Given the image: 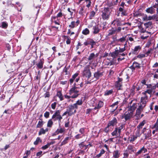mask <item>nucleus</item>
<instances>
[{"instance_id": "obj_12", "label": "nucleus", "mask_w": 158, "mask_h": 158, "mask_svg": "<svg viewBox=\"0 0 158 158\" xmlns=\"http://www.w3.org/2000/svg\"><path fill=\"white\" fill-rule=\"evenodd\" d=\"M156 8V5H154L153 6H151L150 7L147 8L146 10V12L150 14H153L155 13V10L154 8Z\"/></svg>"}, {"instance_id": "obj_2", "label": "nucleus", "mask_w": 158, "mask_h": 158, "mask_svg": "<svg viewBox=\"0 0 158 158\" xmlns=\"http://www.w3.org/2000/svg\"><path fill=\"white\" fill-rule=\"evenodd\" d=\"M61 110H56L52 116V119L54 121L58 120L59 124L61 122V120L62 119V117L60 115Z\"/></svg>"}, {"instance_id": "obj_7", "label": "nucleus", "mask_w": 158, "mask_h": 158, "mask_svg": "<svg viewBox=\"0 0 158 158\" xmlns=\"http://www.w3.org/2000/svg\"><path fill=\"white\" fill-rule=\"evenodd\" d=\"M117 119L116 118H114L112 120L109 122L105 130V131L106 132H107L108 131V127L110 126H115L117 124Z\"/></svg>"}, {"instance_id": "obj_6", "label": "nucleus", "mask_w": 158, "mask_h": 158, "mask_svg": "<svg viewBox=\"0 0 158 158\" xmlns=\"http://www.w3.org/2000/svg\"><path fill=\"white\" fill-rule=\"evenodd\" d=\"M91 73L89 65H87L85 67L84 70L82 73V75L83 77H87L89 79L91 77Z\"/></svg>"}, {"instance_id": "obj_31", "label": "nucleus", "mask_w": 158, "mask_h": 158, "mask_svg": "<svg viewBox=\"0 0 158 158\" xmlns=\"http://www.w3.org/2000/svg\"><path fill=\"white\" fill-rule=\"evenodd\" d=\"M144 135H145V139L150 137L152 135L151 131L150 130H149L147 132L145 133Z\"/></svg>"}, {"instance_id": "obj_13", "label": "nucleus", "mask_w": 158, "mask_h": 158, "mask_svg": "<svg viewBox=\"0 0 158 158\" xmlns=\"http://www.w3.org/2000/svg\"><path fill=\"white\" fill-rule=\"evenodd\" d=\"M137 103H133L132 105H130L128 106V110L130 111H132V112L135 110L137 106Z\"/></svg>"}, {"instance_id": "obj_43", "label": "nucleus", "mask_w": 158, "mask_h": 158, "mask_svg": "<svg viewBox=\"0 0 158 158\" xmlns=\"http://www.w3.org/2000/svg\"><path fill=\"white\" fill-rule=\"evenodd\" d=\"M53 124V123L51 119H49L47 123V126L48 127H51Z\"/></svg>"}, {"instance_id": "obj_58", "label": "nucleus", "mask_w": 158, "mask_h": 158, "mask_svg": "<svg viewBox=\"0 0 158 158\" xmlns=\"http://www.w3.org/2000/svg\"><path fill=\"white\" fill-rule=\"evenodd\" d=\"M84 136L81 134H78L76 135L75 136V138L76 139H79L82 138Z\"/></svg>"}, {"instance_id": "obj_36", "label": "nucleus", "mask_w": 158, "mask_h": 158, "mask_svg": "<svg viewBox=\"0 0 158 158\" xmlns=\"http://www.w3.org/2000/svg\"><path fill=\"white\" fill-rule=\"evenodd\" d=\"M44 123V122L43 121H39L36 125V128H40L42 127L43 126Z\"/></svg>"}, {"instance_id": "obj_64", "label": "nucleus", "mask_w": 158, "mask_h": 158, "mask_svg": "<svg viewBox=\"0 0 158 158\" xmlns=\"http://www.w3.org/2000/svg\"><path fill=\"white\" fill-rule=\"evenodd\" d=\"M145 55L144 54H139L137 56V57L141 59L145 57Z\"/></svg>"}, {"instance_id": "obj_62", "label": "nucleus", "mask_w": 158, "mask_h": 158, "mask_svg": "<svg viewBox=\"0 0 158 158\" xmlns=\"http://www.w3.org/2000/svg\"><path fill=\"white\" fill-rule=\"evenodd\" d=\"M67 114H68V115L69 116H70L72 115V113H71L70 111H68V110H67L66 112H64L63 113L61 116H63L66 115Z\"/></svg>"}, {"instance_id": "obj_22", "label": "nucleus", "mask_w": 158, "mask_h": 158, "mask_svg": "<svg viewBox=\"0 0 158 158\" xmlns=\"http://www.w3.org/2000/svg\"><path fill=\"white\" fill-rule=\"evenodd\" d=\"M93 29L94 30L93 33L94 34L98 33L100 31V29L99 28L98 26V25H96L93 26Z\"/></svg>"}, {"instance_id": "obj_38", "label": "nucleus", "mask_w": 158, "mask_h": 158, "mask_svg": "<svg viewBox=\"0 0 158 158\" xmlns=\"http://www.w3.org/2000/svg\"><path fill=\"white\" fill-rule=\"evenodd\" d=\"M89 30L87 28H86L84 29L82 31V33L84 35H87L89 34Z\"/></svg>"}, {"instance_id": "obj_9", "label": "nucleus", "mask_w": 158, "mask_h": 158, "mask_svg": "<svg viewBox=\"0 0 158 158\" xmlns=\"http://www.w3.org/2000/svg\"><path fill=\"white\" fill-rule=\"evenodd\" d=\"M96 44V42L93 39H90L85 41L84 43V44L85 46H87L90 44L91 45V48H93L94 46Z\"/></svg>"}, {"instance_id": "obj_21", "label": "nucleus", "mask_w": 158, "mask_h": 158, "mask_svg": "<svg viewBox=\"0 0 158 158\" xmlns=\"http://www.w3.org/2000/svg\"><path fill=\"white\" fill-rule=\"evenodd\" d=\"M147 151L146 149L144 147H143L140 150H139L138 152L136 153L135 155L136 156H138L139 154H141V153H145Z\"/></svg>"}, {"instance_id": "obj_25", "label": "nucleus", "mask_w": 158, "mask_h": 158, "mask_svg": "<svg viewBox=\"0 0 158 158\" xmlns=\"http://www.w3.org/2000/svg\"><path fill=\"white\" fill-rule=\"evenodd\" d=\"M126 36L127 37V40H129L130 42H133L134 41V39L133 38V35H132L130 34H127Z\"/></svg>"}, {"instance_id": "obj_39", "label": "nucleus", "mask_w": 158, "mask_h": 158, "mask_svg": "<svg viewBox=\"0 0 158 158\" xmlns=\"http://www.w3.org/2000/svg\"><path fill=\"white\" fill-rule=\"evenodd\" d=\"M108 35L110 36L113 34L117 33L115 30L113 28L111 30H109Z\"/></svg>"}, {"instance_id": "obj_11", "label": "nucleus", "mask_w": 158, "mask_h": 158, "mask_svg": "<svg viewBox=\"0 0 158 158\" xmlns=\"http://www.w3.org/2000/svg\"><path fill=\"white\" fill-rule=\"evenodd\" d=\"M112 25L113 26H121L124 24L121 23V20L118 19H116L114 20L111 23Z\"/></svg>"}, {"instance_id": "obj_18", "label": "nucleus", "mask_w": 158, "mask_h": 158, "mask_svg": "<svg viewBox=\"0 0 158 158\" xmlns=\"http://www.w3.org/2000/svg\"><path fill=\"white\" fill-rule=\"evenodd\" d=\"M103 105L104 103L103 102L101 101H99L98 102V104H95V107L96 108L99 110L103 106Z\"/></svg>"}, {"instance_id": "obj_40", "label": "nucleus", "mask_w": 158, "mask_h": 158, "mask_svg": "<svg viewBox=\"0 0 158 158\" xmlns=\"http://www.w3.org/2000/svg\"><path fill=\"white\" fill-rule=\"evenodd\" d=\"M95 12L94 11H92L90 12L89 16V19H91L93 18L95 14Z\"/></svg>"}, {"instance_id": "obj_10", "label": "nucleus", "mask_w": 158, "mask_h": 158, "mask_svg": "<svg viewBox=\"0 0 158 158\" xmlns=\"http://www.w3.org/2000/svg\"><path fill=\"white\" fill-rule=\"evenodd\" d=\"M77 109L76 105L75 104H73L69 106V109L67 110L68 111H70L71 113H72V114H73L76 112V109Z\"/></svg>"}, {"instance_id": "obj_14", "label": "nucleus", "mask_w": 158, "mask_h": 158, "mask_svg": "<svg viewBox=\"0 0 158 158\" xmlns=\"http://www.w3.org/2000/svg\"><path fill=\"white\" fill-rule=\"evenodd\" d=\"M44 63V60L43 59H41L37 63L36 65L37 68L39 69H42L43 67V64Z\"/></svg>"}, {"instance_id": "obj_61", "label": "nucleus", "mask_w": 158, "mask_h": 158, "mask_svg": "<svg viewBox=\"0 0 158 158\" xmlns=\"http://www.w3.org/2000/svg\"><path fill=\"white\" fill-rule=\"evenodd\" d=\"M70 66H68L67 67L65 66L63 70V72L65 73V75H67L68 73V70L69 69Z\"/></svg>"}, {"instance_id": "obj_56", "label": "nucleus", "mask_w": 158, "mask_h": 158, "mask_svg": "<svg viewBox=\"0 0 158 158\" xmlns=\"http://www.w3.org/2000/svg\"><path fill=\"white\" fill-rule=\"evenodd\" d=\"M64 37L65 39H67L66 41V44H70L71 42L70 38L67 36H64Z\"/></svg>"}, {"instance_id": "obj_59", "label": "nucleus", "mask_w": 158, "mask_h": 158, "mask_svg": "<svg viewBox=\"0 0 158 158\" xmlns=\"http://www.w3.org/2000/svg\"><path fill=\"white\" fill-rule=\"evenodd\" d=\"M146 105H145L140 103V105L138 106V109L142 111L143 108Z\"/></svg>"}, {"instance_id": "obj_3", "label": "nucleus", "mask_w": 158, "mask_h": 158, "mask_svg": "<svg viewBox=\"0 0 158 158\" xmlns=\"http://www.w3.org/2000/svg\"><path fill=\"white\" fill-rule=\"evenodd\" d=\"M101 16L103 19L108 20L110 18V12L108 8H105L102 11Z\"/></svg>"}, {"instance_id": "obj_5", "label": "nucleus", "mask_w": 158, "mask_h": 158, "mask_svg": "<svg viewBox=\"0 0 158 158\" xmlns=\"http://www.w3.org/2000/svg\"><path fill=\"white\" fill-rule=\"evenodd\" d=\"M76 83H74V86L69 91V94L71 95V98H75L77 97L79 94V91L77 90V88L75 87Z\"/></svg>"}, {"instance_id": "obj_16", "label": "nucleus", "mask_w": 158, "mask_h": 158, "mask_svg": "<svg viewBox=\"0 0 158 158\" xmlns=\"http://www.w3.org/2000/svg\"><path fill=\"white\" fill-rule=\"evenodd\" d=\"M144 96L142 97L141 98V103L146 105L148 97L146 95H143Z\"/></svg>"}, {"instance_id": "obj_63", "label": "nucleus", "mask_w": 158, "mask_h": 158, "mask_svg": "<svg viewBox=\"0 0 158 158\" xmlns=\"http://www.w3.org/2000/svg\"><path fill=\"white\" fill-rule=\"evenodd\" d=\"M85 1L87 3H88L86 6L87 7L89 8L90 6L91 3V0H85Z\"/></svg>"}, {"instance_id": "obj_44", "label": "nucleus", "mask_w": 158, "mask_h": 158, "mask_svg": "<svg viewBox=\"0 0 158 158\" xmlns=\"http://www.w3.org/2000/svg\"><path fill=\"white\" fill-rule=\"evenodd\" d=\"M69 137H66L65 138L64 140L60 144V146H62L64 145L65 144L67 143V141L69 139Z\"/></svg>"}, {"instance_id": "obj_55", "label": "nucleus", "mask_w": 158, "mask_h": 158, "mask_svg": "<svg viewBox=\"0 0 158 158\" xmlns=\"http://www.w3.org/2000/svg\"><path fill=\"white\" fill-rule=\"evenodd\" d=\"M137 138L135 135H133L130 138V141L131 142H133L137 139Z\"/></svg>"}, {"instance_id": "obj_45", "label": "nucleus", "mask_w": 158, "mask_h": 158, "mask_svg": "<svg viewBox=\"0 0 158 158\" xmlns=\"http://www.w3.org/2000/svg\"><path fill=\"white\" fill-rule=\"evenodd\" d=\"M99 110V109L96 108L94 107V108L92 109V112L91 113L93 115L96 114L98 113Z\"/></svg>"}, {"instance_id": "obj_42", "label": "nucleus", "mask_w": 158, "mask_h": 158, "mask_svg": "<svg viewBox=\"0 0 158 158\" xmlns=\"http://www.w3.org/2000/svg\"><path fill=\"white\" fill-rule=\"evenodd\" d=\"M82 101L81 99H80L77 101L76 103H74L76 105L77 109V105H81L82 104Z\"/></svg>"}, {"instance_id": "obj_30", "label": "nucleus", "mask_w": 158, "mask_h": 158, "mask_svg": "<svg viewBox=\"0 0 158 158\" xmlns=\"http://www.w3.org/2000/svg\"><path fill=\"white\" fill-rule=\"evenodd\" d=\"M132 67L134 69L136 68H139L140 67V64L137 62H134L133 63Z\"/></svg>"}, {"instance_id": "obj_35", "label": "nucleus", "mask_w": 158, "mask_h": 158, "mask_svg": "<svg viewBox=\"0 0 158 158\" xmlns=\"http://www.w3.org/2000/svg\"><path fill=\"white\" fill-rule=\"evenodd\" d=\"M56 95L60 98V101L63 100V97L60 91H59L58 92Z\"/></svg>"}, {"instance_id": "obj_8", "label": "nucleus", "mask_w": 158, "mask_h": 158, "mask_svg": "<svg viewBox=\"0 0 158 158\" xmlns=\"http://www.w3.org/2000/svg\"><path fill=\"white\" fill-rule=\"evenodd\" d=\"M133 115V113L132 111H126L124 115L123 116V118H124L126 121L130 119Z\"/></svg>"}, {"instance_id": "obj_48", "label": "nucleus", "mask_w": 158, "mask_h": 158, "mask_svg": "<svg viewBox=\"0 0 158 158\" xmlns=\"http://www.w3.org/2000/svg\"><path fill=\"white\" fill-rule=\"evenodd\" d=\"M79 132L81 133L80 134L83 135L85 136V128H81L79 130Z\"/></svg>"}, {"instance_id": "obj_32", "label": "nucleus", "mask_w": 158, "mask_h": 158, "mask_svg": "<svg viewBox=\"0 0 158 158\" xmlns=\"http://www.w3.org/2000/svg\"><path fill=\"white\" fill-rule=\"evenodd\" d=\"M135 87L133 85L131 87L130 90V96H133L135 94Z\"/></svg>"}, {"instance_id": "obj_17", "label": "nucleus", "mask_w": 158, "mask_h": 158, "mask_svg": "<svg viewBox=\"0 0 158 158\" xmlns=\"http://www.w3.org/2000/svg\"><path fill=\"white\" fill-rule=\"evenodd\" d=\"M119 11L121 13V16H123L126 15H127V11L123 7H120L119 8Z\"/></svg>"}, {"instance_id": "obj_49", "label": "nucleus", "mask_w": 158, "mask_h": 158, "mask_svg": "<svg viewBox=\"0 0 158 158\" xmlns=\"http://www.w3.org/2000/svg\"><path fill=\"white\" fill-rule=\"evenodd\" d=\"M40 142H41V140L40 137H38L37 138L36 140L34 142V144L35 145H37Z\"/></svg>"}, {"instance_id": "obj_54", "label": "nucleus", "mask_w": 158, "mask_h": 158, "mask_svg": "<svg viewBox=\"0 0 158 158\" xmlns=\"http://www.w3.org/2000/svg\"><path fill=\"white\" fill-rule=\"evenodd\" d=\"M84 6H83V7H81L79 12V13L81 15H83L84 13L85 12V11H84Z\"/></svg>"}, {"instance_id": "obj_1", "label": "nucleus", "mask_w": 158, "mask_h": 158, "mask_svg": "<svg viewBox=\"0 0 158 158\" xmlns=\"http://www.w3.org/2000/svg\"><path fill=\"white\" fill-rule=\"evenodd\" d=\"M127 42L124 44V47L123 48H120V47H117L114 49V51L111 53V56L114 58H115L117 56L119 57L121 56H124L125 55V54L123 52L126 50V46L127 45Z\"/></svg>"}, {"instance_id": "obj_47", "label": "nucleus", "mask_w": 158, "mask_h": 158, "mask_svg": "<svg viewBox=\"0 0 158 158\" xmlns=\"http://www.w3.org/2000/svg\"><path fill=\"white\" fill-rule=\"evenodd\" d=\"M152 129H156L158 130V118H157L156 123L152 127Z\"/></svg>"}, {"instance_id": "obj_24", "label": "nucleus", "mask_w": 158, "mask_h": 158, "mask_svg": "<svg viewBox=\"0 0 158 158\" xmlns=\"http://www.w3.org/2000/svg\"><path fill=\"white\" fill-rule=\"evenodd\" d=\"M146 123V121L145 120H143L142 122H140L138 125L137 126V127L138 129H140L142 128L143 127Z\"/></svg>"}, {"instance_id": "obj_27", "label": "nucleus", "mask_w": 158, "mask_h": 158, "mask_svg": "<svg viewBox=\"0 0 158 158\" xmlns=\"http://www.w3.org/2000/svg\"><path fill=\"white\" fill-rule=\"evenodd\" d=\"M118 128L117 127L115 128L114 130L111 133V135L113 136H115L116 137H118Z\"/></svg>"}, {"instance_id": "obj_37", "label": "nucleus", "mask_w": 158, "mask_h": 158, "mask_svg": "<svg viewBox=\"0 0 158 158\" xmlns=\"http://www.w3.org/2000/svg\"><path fill=\"white\" fill-rule=\"evenodd\" d=\"M126 38V36H125L124 37L123 36L122 38L117 40V41L118 42H120L121 43H123L125 41Z\"/></svg>"}, {"instance_id": "obj_52", "label": "nucleus", "mask_w": 158, "mask_h": 158, "mask_svg": "<svg viewBox=\"0 0 158 158\" xmlns=\"http://www.w3.org/2000/svg\"><path fill=\"white\" fill-rule=\"evenodd\" d=\"M95 56V55L94 53H91L88 58V60H93Z\"/></svg>"}, {"instance_id": "obj_33", "label": "nucleus", "mask_w": 158, "mask_h": 158, "mask_svg": "<svg viewBox=\"0 0 158 158\" xmlns=\"http://www.w3.org/2000/svg\"><path fill=\"white\" fill-rule=\"evenodd\" d=\"M77 26V25H76L75 21H72L69 25V27L70 28V29H73Z\"/></svg>"}, {"instance_id": "obj_26", "label": "nucleus", "mask_w": 158, "mask_h": 158, "mask_svg": "<svg viewBox=\"0 0 158 158\" xmlns=\"http://www.w3.org/2000/svg\"><path fill=\"white\" fill-rule=\"evenodd\" d=\"M113 92V91L112 89L106 90L105 92L104 95L105 96H108L111 95Z\"/></svg>"}, {"instance_id": "obj_60", "label": "nucleus", "mask_w": 158, "mask_h": 158, "mask_svg": "<svg viewBox=\"0 0 158 158\" xmlns=\"http://www.w3.org/2000/svg\"><path fill=\"white\" fill-rule=\"evenodd\" d=\"M152 89H148L144 92H143L142 94L143 95H146V93H148V94H150L152 93Z\"/></svg>"}, {"instance_id": "obj_51", "label": "nucleus", "mask_w": 158, "mask_h": 158, "mask_svg": "<svg viewBox=\"0 0 158 158\" xmlns=\"http://www.w3.org/2000/svg\"><path fill=\"white\" fill-rule=\"evenodd\" d=\"M105 152V151L103 149H102L100 151V153L98 154L97 155L96 157L99 158L101 157L102 155L104 154Z\"/></svg>"}, {"instance_id": "obj_50", "label": "nucleus", "mask_w": 158, "mask_h": 158, "mask_svg": "<svg viewBox=\"0 0 158 158\" xmlns=\"http://www.w3.org/2000/svg\"><path fill=\"white\" fill-rule=\"evenodd\" d=\"M134 135L137 137H140L141 135L140 129H137V130L135 131V135Z\"/></svg>"}, {"instance_id": "obj_20", "label": "nucleus", "mask_w": 158, "mask_h": 158, "mask_svg": "<svg viewBox=\"0 0 158 158\" xmlns=\"http://www.w3.org/2000/svg\"><path fill=\"white\" fill-rule=\"evenodd\" d=\"M103 75L102 72H95L94 74V77L96 79H98L99 78L102 76Z\"/></svg>"}, {"instance_id": "obj_41", "label": "nucleus", "mask_w": 158, "mask_h": 158, "mask_svg": "<svg viewBox=\"0 0 158 158\" xmlns=\"http://www.w3.org/2000/svg\"><path fill=\"white\" fill-rule=\"evenodd\" d=\"M152 24V23L151 22H149L144 24L145 28H146V29L150 27Z\"/></svg>"}, {"instance_id": "obj_34", "label": "nucleus", "mask_w": 158, "mask_h": 158, "mask_svg": "<svg viewBox=\"0 0 158 158\" xmlns=\"http://www.w3.org/2000/svg\"><path fill=\"white\" fill-rule=\"evenodd\" d=\"M124 127V125L121 124V126L118 128V135H120L121 131L122 129H123Z\"/></svg>"}, {"instance_id": "obj_53", "label": "nucleus", "mask_w": 158, "mask_h": 158, "mask_svg": "<svg viewBox=\"0 0 158 158\" xmlns=\"http://www.w3.org/2000/svg\"><path fill=\"white\" fill-rule=\"evenodd\" d=\"M45 133L44 129L43 128H41L39 132L38 135H40L42 134H44Z\"/></svg>"}, {"instance_id": "obj_28", "label": "nucleus", "mask_w": 158, "mask_h": 158, "mask_svg": "<svg viewBox=\"0 0 158 158\" xmlns=\"http://www.w3.org/2000/svg\"><path fill=\"white\" fill-rule=\"evenodd\" d=\"M1 24H2L0 27L6 29L8 27V23L6 22H2Z\"/></svg>"}, {"instance_id": "obj_15", "label": "nucleus", "mask_w": 158, "mask_h": 158, "mask_svg": "<svg viewBox=\"0 0 158 158\" xmlns=\"http://www.w3.org/2000/svg\"><path fill=\"white\" fill-rule=\"evenodd\" d=\"M141 46L139 45L135 47L134 48L133 50V53L137 54L139 52L140 50H141Z\"/></svg>"}, {"instance_id": "obj_29", "label": "nucleus", "mask_w": 158, "mask_h": 158, "mask_svg": "<svg viewBox=\"0 0 158 158\" xmlns=\"http://www.w3.org/2000/svg\"><path fill=\"white\" fill-rule=\"evenodd\" d=\"M122 83H119L116 82L115 85V87L117 88L118 90L121 89V87L122 85Z\"/></svg>"}, {"instance_id": "obj_46", "label": "nucleus", "mask_w": 158, "mask_h": 158, "mask_svg": "<svg viewBox=\"0 0 158 158\" xmlns=\"http://www.w3.org/2000/svg\"><path fill=\"white\" fill-rule=\"evenodd\" d=\"M56 17H52V18H51V20H52V22H54L55 23V24H57V25H60V23H59V22H58L57 21H56L55 19H56Z\"/></svg>"}, {"instance_id": "obj_57", "label": "nucleus", "mask_w": 158, "mask_h": 158, "mask_svg": "<svg viewBox=\"0 0 158 158\" xmlns=\"http://www.w3.org/2000/svg\"><path fill=\"white\" fill-rule=\"evenodd\" d=\"M156 19V15H154L152 16H149L148 17V20H154Z\"/></svg>"}, {"instance_id": "obj_4", "label": "nucleus", "mask_w": 158, "mask_h": 158, "mask_svg": "<svg viewBox=\"0 0 158 158\" xmlns=\"http://www.w3.org/2000/svg\"><path fill=\"white\" fill-rule=\"evenodd\" d=\"M138 27L141 33L145 34L141 36V38L143 40L147 39L149 36L150 33L146 31V28H145V27H143L141 25L139 26Z\"/></svg>"}, {"instance_id": "obj_23", "label": "nucleus", "mask_w": 158, "mask_h": 158, "mask_svg": "<svg viewBox=\"0 0 158 158\" xmlns=\"http://www.w3.org/2000/svg\"><path fill=\"white\" fill-rule=\"evenodd\" d=\"M120 153L118 150H116L113 152V157L114 158H118L119 157Z\"/></svg>"}, {"instance_id": "obj_19", "label": "nucleus", "mask_w": 158, "mask_h": 158, "mask_svg": "<svg viewBox=\"0 0 158 158\" xmlns=\"http://www.w3.org/2000/svg\"><path fill=\"white\" fill-rule=\"evenodd\" d=\"M65 131V129L64 128H60L59 129H57L55 132L56 135H58L60 133H63Z\"/></svg>"}]
</instances>
